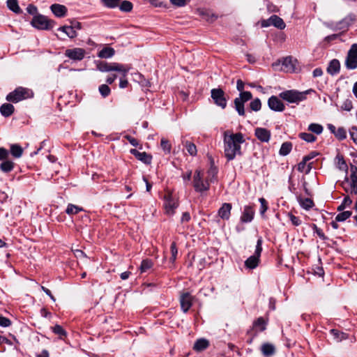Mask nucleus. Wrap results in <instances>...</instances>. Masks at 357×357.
<instances>
[{"mask_svg": "<svg viewBox=\"0 0 357 357\" xmlns=\"http://www.w3.org/2000/svg\"><path fill=\"white\" fill-rule=\"evenodd\" d=\"M229 132L228 130L224 132V153L227 161H231L236 155H242L241 144L245 142V139L241 132L228 135Z\"/></svg>", "mask_w": 357, "mask_h": 357, "instance_id": "f257e3e1", "label": "nucleus"}, {"mask_svg": "<svg viewBox=\"0 0 357 357\" xmlns=\"http://www.w3.org/2000/svg\"><path fill=\"white\" fill-rule=\"evenodd\" d=\"M314 92V90L310 89L304 91H299L295 89L286 90L279 94V97L289 103L299 104L300 102L307 99V95Z\"/></svg>", "mask_w": 357, "mask_h": 357, "instance_id": "f03ea898", "label": "nucleus"}, {"mask_svg": "<svg viewBox=\"0 0 357 357\" xmlns=\"http://www.w3.org/2000/svg\"><path fill=\"white\" fill-rule=\"evenodd\" d=\"M33 96L34 93L31 89L18 86L6 96V100L9 102L17 103L24 100L31 98Z\"/></svg>", "mask_w": 357, "mask_h": 357, "instance_id": "7ed1b4c3", "label": "nucleus"}, {"mask_svg": "<svg viewBox=\"0 0 357 357\" xmlns=\"http://www.w3.org/2000/svg\"><path fill=\"white\" fill-rule=\"evenodd\" d=\"M210 183L208 179L206 181L203 180L201 170H195L193 176L192 185L197 192L202 193L203 192L208 191L210 188Z\"/></svg>", "mask_w": 357, "mask_h": 357, "instance_id": "20e7f679", "label": "nucleus"}, {"mask_svg": "<svg viewBox=\"0 0 357 357\" xmlns=\"http://www.w3.org/2000/svg\"><path fill=\"white\" fill-rule=\"evenodd\" d=\"M252 98V94L250 91H241L239 97L234 99V107L238 115L245 116L244 104Z\"/></svg>", "mask_w": 357, "mask_h": 357, "instance_id": "39448f33", "label": "nucleus"}, {"mask_svg": "<svg viewBox=\"0 0 357 357\" xmlns=\"http://www.w3.org/2000/svg\"><path fill=\"white\" fill-rule=\"evenodd\" d=\"M211 97L213 102L218 107L225 109L227 105V99L225 91L221 88H214L211 91Z\"/></svg>", "mask_w": 357, "mask_h": 357, "instance_id": "423d86ee", "label": "nucleus"}, {"mask_svg": "<svg viewBox=\"0 0 357 357\" xmlns=\"http://www.w3.org/2000/svg\"><path fill=\"white\" fill-rule=\"evenodd\" d=\"M31 24L38 29L49 30L54 27V22L44 15H38L33 18Z\"/></svg>", "mask_w": 357, "mask_h": 357, "instance_id": "0eeeda50", "label": "nucleus"}, {"mask_svg": "<svg viewBox=\"0 0 357 357\" xmlns=\"http://www.w3.org/2000/svg\"><path fill=\"white\" fill-rule=\"evenodd\" d=\"M178 206V202L172 195V192H168L164 196V208L165 213L169 216H172L175 213V210Z\"/></svg>", "mask_w": 357, "mask_h": 357, "instance_id": "6e6552de", "label": "nucleus"}, {"mask_svg": "<svg viewBox=\"0 0 357 357\" xmlns=\"http://www.w3.org/2000/svg\"><path fill=\"white\" fill-rule=\"evenodd\" d=\"M268 324V319L259 317L253 321L252 326L248 330V333H250L252 331L258 335L259 333L266 330Z\"/></svg>", "mask_w": 357, "mask_h": 357, "instance_id": "1a4fd4ad", "label": "nucleus"}, {"mask_svg": "<svg viewBox=\"0 0 357 357\" xmlns=\"http://www.w3.org/2000/svg\"><path fill=\"white\" fill-rule=\"evenodd\" d=\"M345 67L348 70L357 68V46H351L346 56Z\"/></svg>", "mask_w": 357, "mask_h": 357, "instance_id": "9d476101", "label": "nucleus"}, {"mask_svg": "<svg viewBox=\"0 0 357 357\" xmlns=\"http://www.w3.org/2000/svg\"><path fill=\"white\" fill-rule=\"evenodd\" d=\"M179 301L182 311L186 313L192 305L193 296L188 291L182 292L180 296Z\"/></svg>", "mask_w": 357, "mask_h": 357, "instance_id": "9b49d317", "label": "nucleus"}, {"mask_svg": "<svg viewBox=\"0 0 357 357\" xmlns=\"http://www.w3.org/2000/svg\"><path fill=\"white\" fill-rule=\"evenodd\" d=\"M268 107L274 112H283L285 109L284 104L275 96H271L268 100Z\"/></svg>", "mask_w": 357, "mask_h": 357, "instance_id": "f8f14e48", "label": "nucleus"}, {"mask_svg": "<svg viewBox=\"0 0 357 357\" xmlns=\"http://www.w3.org/2000/svg\"><path fill=\"white\" fill-rule=\"evenodd\" d=\"M255 214L254 206L246 205L243 207V211L240 218L242 223H248L252 221Z\"/></svg>", "mask_w": 357, "mask_h": 357, "instance_id": "ddd939ff", "label": "nucleus"}, {"mask_svg": "<svg viewBox=\"0 0 357 357\" xmlns=\"http://www.w3.org/2000/svg\"><path fill=\"white\" fill-rule=\"evenodd\" d=\"M130 153L145 165H149L152 162V155L147 153L146 152H140L135 149H131L130 150Z\"/></svg>", "mask_w": 357, "mask_h": 357, "instance_id": "4468645a", "label": "nucleus"}, {"mask_svg": "<svg viewBox=\"0 0 357 357\" xmlns=\"http://www.w3.org/2000/svg\"><path fill=\"white\" fill-rule=\"evenodd\" d=\"M85 50L82 48L68 49L65 52V55L73 61H81L84 58Z\"/></svg>", "mask_w": 357, "mask_h": 357, "instance_id": "2eb2a0df", "label": "nucleus"}, {"mask_svg": "<svg viewBox=\"0 0 357 357\" xmlns=\"http://www.w3.org/2000/svg\"><path fill=\"white\" fill-rule=\"evenodd\" d=\"M255 137L261 142H268L271 132L269 130L264 128H257L255 130Z\"/></svg>", "mask_w": 357, "mask_h": 357, "instance_id": "dca6fc26", "label": "nucleus"}, {"mask_svg": "<svg viewBox=\"0 0 357 357\" xmlns=\"http://www.w3.org/2000/svg\"><path fill=\"white\" fill-rule=\"evenodd\" d=\"M231 203H223L218 211V215L224 220H228L231 216Z\"/></svg>", "mask_w": 357, "mask_h": 357, "instance_id": "f3484780", "label": "nucleus"}, {"mask_svg": "<svg viewBox=\"0 0 357 357\" xmlns=\"http://www.w3.org/2000/svg\"><path fill=\"white\" fill-rule=\"evenodd\" d=\"M110 72L116 71L121 73L124 77L127 76V74L130 71L131 67L130 65H123L119 63H109Z\"/></svg>", "mask_w": 357, "mask_h": 357, "instance_id": "a211bd4d", "label": "nucleus"}, {"mask_svg": "<svg viewBox=\"0 0 357 357\" xmlns=\"http://www.w3.org/2000/svg\"><path fill=\"white\" fill-rule=\"evenodd\" d=\"M260 351L264 357H271L275 354L276 348L273 344L265 342L261 344Z\"/></svg>", "mask_w": 357, "mask_h": 357, "instance_id": "6ab92c4d", "label": "nucleus"}, {"mask_svg": "<svg viewBox=\"0 0 357 357\" xmlns=\"http://www.w3.org/2000/svg\"><path fill=\"white\" fill-rule=\"evenodd\" d=\"M326 71L332 76L338 74L340 71V63L339 60L337 59H332L328 63Z\"/></svg>", "mask_w": 357, "mask_h": 357, "instance_id": "aec40b11", "label": "nucleus"}, {"mask_svg": "<svg viewBox=\"0 0 357 357\" xmlns=\"http://www.w3.org/2000/svg\"><path fill=\"white\" fill-rule=\"evenodd\" d=\"M197 13L203 20L208 22H213L218 19V16L210 10L199 9Z\"/></svg>", "mask_w": 357, "mask_h": 357, "instance_id": "412c9836", "label": "nucleus"}, {"mask_svg": "<svg viewBox=\"0 0 357 357\" xmlns=\"http://www.w3.org/2000/svg\"><path fill=\"white\" fill-rule=\"evenodd\" d=\"M14 112L15 107L10 103H3L0 107V113L4 117L10 116Z\"/></svg>", "mask_w": 357, "mask_h": 357, "instance_id": "4be33fe9", "label": "nucleus"}, {"mask_svg": "<svg viewBox=\"0 0 357 357\" xmlns=\"http://www.w3.org/2000/svg\"><path fill=\"white\" fill-rule=\"evenodd\" d=\"M52 13L59 17L65 16L67 12V8L65 6L61 4H52L50 7Z\"/></svg>", "mask_w": 357, "mask_h": 357, "instance_id": "5701e85b", "label": "nucleus"}, {"mask_svg": "<svg viewBox=\"0 0 357 357\" xmlns=\"http://www.w3.org/2000/svg\"><path fill=\"white\" fill-rule=\"evenodd\" d=\"M260 258L255 255H251L245 261V266L249 269H255L259 266Z\"/></svg>", "mask_w": 357, "mask_h": 357, "instance_id": "b1692460", "label": "nucleus"}, {"mask_svg": "<svg viewBox=\"0 0 357 357\" xmlns=\"http://www.w3.org/2000/svg\"><path fill=\"white\" fill-rule=\"evenodd\" d=\"M218 173V169L215 165L214 161L213 159L211 160V166L208 169L207 174L209 177L208 179L211 183H213L217 180V175Z\"/></svg>", "mask_w": 357, "mask_h": 357, "instance_id": "393cba45", "label": "nucleus"}, {"mask_svg": "<svg viewBox=\"0 0 357 357\" xmlns=\"http://www.w3.org/2000/svg\"><path fill=\"white\" fill-rule=\"evenodd\" d=\"M24 150L18 144H13L10 146L9 153L15 158H20L23 154Z\"/></svg>", "mask_w": 357, "mask_h": 357, "instance_id": "a878e982", "label": "nucleus"}, {"mask_svg": "<svg viewBox=\"0 0 357 357\" xmlns=\"http://www.w3.org/2000/svg\"><path fill=\"white\" fill-rule=\"evenodd\" d=\"M209 346V342L204 338L198 339L194 344L193 349L196 351H202Z\"/></svg>", "mask_w": 357, "mask_h": 357, "instance_id": "bb28decb", "label": "nucleus"}, {"mask_svg": "<svg viewBox=\"0 0 357 357\" xmlns=\"http://www.w3.org/2000/svg\"><path fill=\"white\" fill-rule=\"evenodd\" d=\"M330 333L333 335L334 340H335L337 342L349 338V335L347 333L335 328L331 329Z\"/></svg>", "mask_w": 357, "mask_h": 357, "instance_id": "cd10ccee", "label": "nucleus"}, {"mask_svg": "<svg viewBox=\"0 0 357 357\" xmlns=\"http://www.w3.org/2000/svg\"><path fill=\"white\" fill-rule=\"evenodd\" d=\"M114 54L115 50L112 47L106 46L98 53V56L102 59H109L112 57Z\"/></svg>", "mask_w": 357, "mask_h": 357, "instance_id": "c85d7f7f", "label": "nucleus"}, {"mask_svg": "<svg viewBox=\"0 0 357 357\" xmlns=\"http://www.w3.org/2000/svg\"><path fill=\"white\" fill-rule=\"evenodd\" d=\"M14 166V162L7 159L0 164V170L3 173H9L13 170Z\"/></svg>", "mask_w": 357, "mask_h": 357, "instance_id": "c756f323", "label": "nucleus"}, {"mask_svg": "<svg viewBox=\"0 0 357 357\" xmlns=\"http://www.w3.org/2000/svg\"><path fill=\"white\" fill-rule=\"evenodd\" d=\"M297 199L301 206L305 210H310L314 205L313 200L310 198L302 199L301 196H299Z\"/></svg>", "mask_w": 357, "mask_h": 357, "instance_id": "7c9ffc66", "label": "nucleus"}, {"mask_svg": "<svg viewBox=\"0 0 357 357\" xmlns=\"http://www.w3.org/2000/svg\"><path fill=\"white\" fill-rule=\"evenodd\" d=\"M52 331L57 335L60 339L63 340L64 337L67 336L66 331L59 324H56L54 326L51 327Z\"/></svg>", "mask_w": 357, "mask_h": 357, "instance_id": "2f4dec72", "label": "nucleus"}, {"mask_svg": "<svg viewBox=\"0 0 357 357\" xmlns=\"http://www.w3.org/2000/svg\"><path fill=\"white\" fill-rule=\"evenodd\" d=\"M292 149V143L290 142H285L282 144L279 150V154L282 156H286L290 153Z\"/></svg>", "mask_w": 357, "mask_h": 357, "instance_id": "473e14b6", "label": "nucleus"}, {"mask_svg": "<svg viewBox=\"0 0 357 357\" xmlns=\"http://www.w3.org/2000/svg\"><path fill=\"white\" fill-rule=\"evenodd\" d=\"M153 266V262L151 259H143L141 262L139 270L141 273H145L148 270L151 269Z\"/></svg>", "mask_w": 357, "mask_h": 357, "instance_id": "72a5a7b5", "label": "nucleus"}, {"mask_svg": "<svg viewBox=\"0 0 357 357\" xmlns=\"http://www.w3.org/2000/svg\"><path fill=\"white\" fill-rule=\"evenodd\" d=\"M183 144L184 146L185 147L188 153L190 155L195 156L197 155V146H195V144L193 142H189V141H185V142H183Z\"/></svg>", "mask_w": 357, "mask_h": 357, "instance_id": "f704fd0d", "label": "nucleus"}, {"mask_svg": "<svg viewBox=\"0 0 357 357\" xmlns=\"http://www.w3.org/2000/svg\"><path fill=\"white\" fill-rule=\"evenodd\" d=\"M296 62V59H293L291 56H287L282 59V64L285 66L288 69H291L294 70L295 69V63Z\"/></svg>", "mask_w": 357, "mask_h": 357, "instance_id": "c9c22d12", "label": "nucleus"}, {"mask_svg": "<svg viewBox=\"0 0 357 357\" xmlns=\"http://www.w3.org/2000/svg\"><path fill=\"white\" fill-rule=\"evenodd\" d=\"M82 211H84L83 208L73 204H68L66 209V213L68 215H71L77 214L79 212Z\"/></svg>", "mask_w": 357, "mask_h": 357, "instance_id": "e433bc0d", "label": "nucleus"}, {"mask_svg": "<svg viewBox=\"0 0 357 357\" xmlns=\"http://www.w3.org/2000/svg\"><path fill=\"white\" fill-rule=\"evenodd\" d=\"M271 21L272 25L275 26V27L283 29L285 27V24L283 21V20L277 15H273L271 17Z\"/></svg>", "mask_w": 357, "mask_h": 357, "instance_id": "4c0bfd02", "label": "nucleus"}, {"mask_svg": "<svg viewBox=\"0 0 357 357\" xmlns=\"http://www.w3.org/2000/svg\"><path fill=\"white\" fill-rule=\"evenodd\" d=\"M325 41L326 43H333L335 44L345 42V40L342 38V36L338 34H333L326 37Z\"/></svg>", "mask_w": 357, "mask_h": 357, "instance_id": "58836bf2", "label": "nucleus"}, {"mask_svg": "<svg viewBox=\"0 0 357 357\" xmlns=\"http://www.w3.org/2000/svg\"><path fill=\"white\" fill-rule=\"evenodd\" d=\"M352 204V199L350 198L349 195H346L342 203L337 206V211H344L347 207H349Z\"/></svg>", "mask_w": 357, "mask_h": 357, "instance_id": "ea45409f", "label": "nucleus"}, {"mask_svg": "<svg viewBox=\"0 0 357 357\" xmlns=\"http://www.w3.org/2000/svg\"><path fill=\"white\" fill-rule=\"evenodd\" d=\"M307 130L316 135H320L323 132L324 128L321 124L312 123L308 126Z\"/></svg>", "mask_w": 357, "mask_h": 357, "instance_id": "a19ab883", "label": "nucleus"}, {"mask_svg": "<svg viewBox=\"0 0 357 357\" xmlns=\"http://www.w3.org/2000/svg\"><path fill=\"white\" fill-rule=\"evenodd\" d=\"M298 137L301 139H303L308 143H312V142H315L317 139V137L314 135H312V133H309V132H300L298 134Z\"/></svg>", "mask_w": 357, "mask_h": 357, "instance_id": "79ce46f5", "label": "nucleus"}, {"mask_svg": "<svg viewBox=\"0 0 357 357\" xmlns=\"http://www.w3.org/2000/svg\"><path fill=\"white\" fill-rule=\"evenodd\" d=\"M340 212V213H339L335 217L336 221L338 222H344L352 215V212L350 211H342Z\"/></svg>", "mask_w": 357, "mask_h": 357, "instance_id": "37998d69", "label": "nucleus"}, {"mask_svg": "<svg viewBox=\"0 0 357 357\" xmlns=\"http://www.w3.org/2000/svg\"><path fill=\"white\" fill-rule=\"evenodd\" d=\"M7 6L10 10L15 13H20L21 12L17 0H7Z\"/></svg>", "mask_w": 357, "mask_h": 357, "instance_id": "c03bdc74", "label": "nucleus"}, {"mask_svg": "<svg viewBox=\"0 0 357 357\" xmlns=\"http://www.w3.org/2000/svg\"><path fill=\"white\" fill-rule=\"evenodd\" d=\"M160 146L165 154H169L172 150V145L169 140L162 138L160 141Z\"/></svg>", "mask_w": 357, "mask_h": 357, "instance_id": "a18cd8bd", "label": "nucleus"}, {"mask_svg": "<svg viewBox=\"0 0 357 357\" xmlns=\"http://www.w3.org/2000/svg\"><path fill=\"white\" fill-rule=\"evenodd\" d=\"M59 30L64 32L68 37L71 38H75L77 36L76 31L74 30L71 26H64L60 27Z\"/></svg>", "mask_w": 357, "mask_h": 357, "instance_id": "49530a36", "label": "nucleus"}, {"mask_svg": "<svg viewBox=\"0 0 357 357\" xmlns=\"http://www.w3.org/2000/svg\"><path fill=\"white\" fill-rule=\"evenodd\" d=\"M250 108L254 112H258L261 108V102L259 98H256L250 102Z\"/></svg>", "mask_w": 357, "mask_h": 357, "instance_id": "de8ad7c7", "label": "nucleus"}, {"mask_svg": "<svg viewBox=\"0 0 357 357\" xmlns=\"http://www.w3.org/2000/svg\"><path fill=\"white\" fill-rule=\"evenodd\" d=\"M311 228L312 229L314 233H316L317 236L323 241H326L328 238L324 234L322 229L319 228L316 224H311Z\"/></svg>", "mask_w": 357, "mask_h": 357, "instance_id": "09e8293b", "label": "nucleus"}, {"mask_svg": "<svg viewBox=\"0 0 357 357\" xmlns=\"http://www.w3.org/2000/svg\"><path fill=\"white\" fill-rule=\"evenodd\" d=\"M259 202H260V208H259V213L261 217H264V213L266 212V211L268 208V204L267 201L265 198L261 197L259 199Z\"/></svg>", "mask_w": 357, "mask_h": 357, "instance_id": "8fccbe9b", "label": "nucleus"}, {"mask_svg": "<svg viewBox=\"0 0 357 357\" xmlns=\"http://www.w3.org/2000/svg\"><path fill=\"white\" fill-rule=\"evenodd\" d=\"M263 238L261 236L258 237L254 255L260 258L263 248H262Z\"/></svg>", "mask_w": 357, "mask_h": 357, "instance_id": "3c124183", "label": "nucleus"}, {"mask_svg": "<svg viewBox=\"0 0 357 357\" xmlns=\"http://www.w3.org/2000/svg\"><path fill=\"white\" fill-rule=\"evenodd\" d=\"M335 137L340 141L344 140L347 138V130L343 127H340L337 129Z\"/></svg>", "mask_w": 357, "mask_h": 357, "instance_id": "603ef678", "label": "nucleus"}, {"mask_svg": "<svg viewBox=\"0 0 357 357\" xmlns=\"http://www.w3.org/2000/svg\"><path fill=\"white\" fill-rule=\"evenodd\" d=\"M335 158L337 160L338 168L341 170L345 169L347 171L348 167L344 156L341 154H337Z\"/></svg>", "mask_w": 357, "mask_h": 357, "instance_id": "864d4df0", "label": "nucleus"}, {"mask_svg": "<svg viewBox=\"0 0 357 357\" xmlns=\"http://www.w3.org/2000/svg\"><path fill=\"white\" fill-rule=\"evenodd\" d=\"M170 251H171L172 256L169 258V261L171 262L174 263L176 259V257H177V254H178V248H177L176 242L174 241L172 243L171 246H170Z\"/></svg>", "mask_w": 357, "mask_h": 357, "instance_id": "5fc2aeb1", "label": "nucleus"}, {"mask_svg": "<svg viewBox=\"0 0 357 357\" xmlns=\"http://www.w3.org/2000/svg\"><path fill=\"white\" fill-rule=\"evenodd\" d=\"M97 69L101 72H110L109 63L98 61L96 65Z\"/></svg>", "mask_w": 357, "mask_h": 357, "instance_id": "6e6d98bb", "label": "nucleus"}, {"mask_svg": "<svg viewBox=\"0 0 357 357\" xmlns=\"http://www.w3.org/2000/svg\"><path fill=\"white\" fill-rule=\"evenodd\" d=\"M125 139H126L129 143L135 146V147H138L139 149H143V146L141 144H139V141L135 139V137H132L131 135H126L125 137Z\"/></svg>", "mask_w": 357, "mask_h": 357, "instance_id": "4d7b16f0", "label": "nucleus"}, {"mask_svg": "<svg viewBox=\"0 0 357 357\" xmlns=\"http://www.w3.org/2000/svg\"><path fill=\"white\" fill-rule=\"evenodd\" d=\"M98 90L102 96L104 98L107 97L111 93V89L107 84L100 85Z\"/></svg>", "mask_w": 357, "mask_h": 357, "instance_id": "13d9d810", "label": "nucleus"}, {"mask_svg": "<svg viewBox=\"0 0 357 357\" xmlns=\"http://www.w3.org/2000/svg\"><path fill=\"white\" fill-rule=\"evenodd\" d=\"M287 216L289 217L291 222L294 226H299L301 225L302 221L299 217L294 215L291 213H288Z\"/></svg>", "mask_w": 357, "mask_h": 357, "instance_id": "bf43d9fd", "label": "nucleus"}, {"mask_svg": "<svg viewBox=\"0 0 357 357\" xmlns=\"http://www.w3.org/2000/svg\"><path fill=\"white\" fill-rule=\"evenodd\" d=\"M132 4L128 1H123L120 6V9L125 12H129L132 10Z\"/></svg>", "mask_w": 357, "mask_h": 357, "instance_id": "052dcab7", "label": "nucleus"}, {"mask_svg": "<svg viewBox=\"0 0 357 357\" xmlns=\"http://www.w3.org/2000/svg\"><path fill=\"white\" fill-rule=\"evenodd\" d=\"M353 108L352 101L350 99H347L344 101L341 106V109L349 112Z\"/></svg>", "mask_w": 357, "mask_h": 357, "instance_id": "680f3d73", "label": "nucleus"}, {"mask_svg": "<svg viewBox=\"0 0 357 357\" xmlns=\"http://www.w3.org/2000/svg\"><path fill=\"white\" fill-rule=\"evenodd\" d=\"M181 178L183 180V183L185 185L189 184V182L190 181L192 178V170H188L185 173H183L181 174Z\"/></svg>", "mask_w": 357, "mask_h": 357, "instance_id": "e2e57ef3", "label": "nucleus"}, {"mask_svg": "<svg viewBox=\"0 0 357 357\" xmlns=\"http://www.w3.org/2000/svg\"><path fill=\"white\" fill-rule=\"evenodd\" d=\"M349 135L353 142L357 144V126H354L349 129Z\"/></svg>", "mask_w": 357, "mask_h": 357, "instance_id": "0e129e2a", "label": "nucleus"}, {"mask_svg": "<svg viewBox=\"0 0 357 357\" xmlns=\"http://www.w3.org/2000/svg\"><path fill=\"white\" fill-rule=\"evenodd\" d=\"M102 1L108 8H115L119 5L120 0H102Z\"/></svg>", "mask_w": 357, "mask_h": 357, "instance_id": "69168bd1", "label": "nucleus"}, {"mask_svg": "<svg viewBox=\"0 0 357 357\" xmlns=\"http://www.w3.org/2000/svg\"><path fill=\"white\" fill-rule=\"evenodd\" d=\"M12 321L7 317L0 315V326L8 327L11 325Z\"/></svg>", "mask_w": 357, "mask_h": 357, "instance_id": "338daca9", "label": "nucleus"}, {"mask_svg": "<svg viewBox=\"0 0 357 357\" xmlns=\"http://www.w3.org/2000/svg\"><path fill=\"white\" fill-rule=\"evenodd\" d=\"M350 179H357V167L354 165H350Z\"/></svg>", "mask_w": 357, "mask_h": 357, "instance_id": "774afa93", "label": "nucleus"}]
</instances>
